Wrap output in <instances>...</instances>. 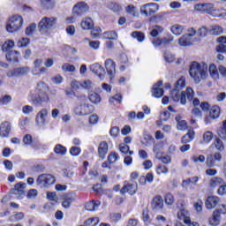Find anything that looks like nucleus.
Instances as JSON below:
<instances>
[{"label":"nucleus","instance_id":"f257e3e1","mask_svg":"<svg viewBox=\"0 0 226 226\" xmlns=\"http://www.w3.org/2000/svg\"><path fill=\"white\" fill-rule=\"evenodd\" d=\"M207 64L202 62H192L189 67V75L195 84H200L207 79Z\"/></svg>","mask_w":226,"mask_h":226},{"label":"nucleus","instance_id":"f03ea898","mask_svg":"<svg viewBox=\"0 0 226 226\" xmlns=\"http://www.w3.org/2000/svg\"><path fill=\"white\" fill-rule=\"evenodd\" d=\"M193 96H195V92H193L192 87H187L186 90L183 92L174 88L170 93L171 100L176 102H180L181 105H186V98L189 102H192Z\"/></svg>","mask_w":226,"mask_h":226},{"label":"nucleus","instance_id":"7ed1b4c3","mask_svg":"<svg viewBox=\"0 0 226 226\" xmlns=\"http://www.w3.org/2000/svg\"><path fill=\"white\" fill-rule=\"evenodd\" d=\"M57 27V18L43 17L38 23V29L41 34H49Z\"/></svg>","mask_w":226,"mask_h":226},{"label":"nucleus","instance_id":"20e7f679","mask_svg":"<svg viewBox=\"0 0 226 226\" xmlns=\"http://www.w3.org/2000/svg\"><path fill=\"white\" fill-rule=\"evenodd\" d=\"M24 26V18L20 15H14L9 19L6 24V31L8 33H17L22 29Z\"/></svg>","mask_w":226,"mask_h":226},{"label":"nucleus","instance_id":"39448f33","mask_svg":"<svg viewBox=\"0 0 226 226\" xmlns=\"http://www.w3.org/2000/svg\"><path fill=\"white\" fill-rule=\"evenodd\" d=\"M159 10L160 5L154 3H148L140 6V13L144 17H151V15H154Z\"/></svg>","mask_w":226,"mask_h":226},{"label":"nucleus","instance_id":"423d86ee","mask_svg":"<svg viewBox=\"0 0 226 226\" xmlns=\"http://www.w3.org/2000/svg\"><path fill=\"white\" fill-rule=\"evenodd\" d=\"M36 183L41 188H47V186H50V185L56 183V177L50 174H41L37 177Z\"/></svg>","mask_w":226,"mask_h":226},{"label":"nucleus","instance_id":"0eeeda50","mask_svg":"<svg viewBox=\"0 0 226 226\" xmlns=\"http://www.w3.org/2000/svg\"><path fill=\"white\" fill-rule=\"evenodd\" d=\"M48 92H42L39 94L38 97L34 94L31 93L29 94V100L33 102L34 105H41L42 103H49L50 102V97H49Z\"/></svg>","mask_w":226,"mask_h":226},{"label":"nucleus","instance_id":"6e6552de","mask_svg":"<svg viewBox=\"0 0 226 226\" xmlns=\"http://www.w3.org/2000/svg\"><path fill=\"white\" fill-rule=\"evenodd\" d=\"M92 112L93 106L87 103L80 104L74 109V114H76V116H89Z\"/></svg>","mask_w":226,"mask_h":226},{"label":"nucleus","instance_id":"1a4fd4ad","mask_svg":"<svg viewBox=\"0 0 226 226\" xmlns=\"http://www.w3.org/2000/svg\"><path fill=\"white\" fill-rule=\"evenodd\" d=\"M194 10L200 13H208V15L213 17L215 8L213 4H198L194 6Z\"/></svg>","mask_w":226,"mask_h":226},{"label":"nucleus","instance_id":"9d476101","mask_svg":"<svg viewBox=\"0 0 226 226\" xmlns=\"http://www.w3.org/2000/svg\"><path fill=\"white\" fill-rule=\"evenodd\" d=\"M89 10V5L86 4V2L77 3L72 8L73 15H77L78 17H81Z\"/></svg>","mask_w":226,"mask_h":226},{"label":"nucleus","instance_id":"9b49d317","mask_svg":"<svg viewBox=\"0 0 226 226\" xmlns=\"http://www.w3.org/2000/svg\"><path fill=\"white\" fill-rule=\"evenodd\" d=\"M49 116V109H41L35 117V123L37 126H45L47 124V117Z\"/></svg>","mask_w":226,"mask_h":226},{"label":"nucleus","instance_id":"f8f14e48","mask_svg":"<svg viewBox=\"0 0 226 226\" xmlns=\"http://www.w3.org/2000/svg\"><path fill=\"white\" fill-rule=\"evenodd\" d=\"M105 68L110 80H112L116 77V62L112 59H107L105 61Z\"/></svg>","mask_w":226,"mask_h":226},{"label":"nucleus","instance_id":"ddd939ff","mask_svg":"<svg viewBox=\"0 0 226 226\" xmlns=\"http://www.w3.org/2000/svg\"><path fill=\"white\" fill-rule=\"evenodd\" d=\"M220 107L219 106H214L210 109L209 116L205 118V123L207 124H211V121L213 119H218L220 117Z\"/></svg>","mask_w":226,"mask_h":226},{"label":"nucleus","instance_id":"4468645a","mask_svg":"<svg viewBox=\"0 0 226 226\" xmlns=\"http://www.w3.org/2000/svg\"><path fill=\"white\" fill-rule=\"evenodd\" d=\"M24 190H26V183H18L15 185L14 188L11 191L12 195H17L18 199H22L25 195Z\"/></svg>","mask_w":226,"mask_h":226},{"label":"nucleus","instance_id":"2eb2a0df","mask_svg":"<svg viewBox=\"0 0 226 226\" xmlns=\"http://www.w3.org/2000/svg\"><path fill=\"white\" fill-rule=\"evenodd\" d=\"M90 70L93 72V73H95V75H97L101 80L105 79V69H103V66H102L100 64H94L90 65Z\"/></svg>","mask_w":226,"mask_h":226},{"label":"nucleus","instance_id":"dca6fc26","mask_svg":"<svg viewBox=\"0 0 226 226\" xmlns=\"http://www.w3.org/2000/svg\"><path fill=\"white\" fill-rule=\"evenodd\" d=\"M29 73L28 67L17 68L7 72V77H22V75H27Z\"/></svg>","mask_w":226,"mask_h":226},{"label":"nucleus","instance_id":"f3484780","mask_svg":"<svg viewBox=\"0 0 226 226\" xmlns=\"http://www.w3.org/2000/svg\"><path fill=\"white\" fill-rule=\"evenodd\" d=\"M220 204L218 196H208L205 201L207 209H215Z\"/></svg>","mask_w":226,"mask_h":226},{"label":"nucleus","instance_id":"a211bd4d","mask_svg":"<svg viewBox=\"0 0 226 226\" xmlns=\"http://www.w3.org/2000/svg\"><path fill=\"white\" fill-rule=\"evenodd\" d=\"M10 132H11V124L5 121L0 124V137H10Z\"/></svg>","mask_w":226,"mask_h":226},{"label":"nucleus","instance_id":"6ab92c4d","mask_svg":"<svg viewBox=\"0 0 226 226\" xmlns=\"http://www.w3.org/2000/svg\"><path fill=\"white\" fill-rule=\"evenodd\" d=\"M132 67V63L128 59V56L126 54H123L120 56V72H126V70H130Z\"/></svg>","mask_w":226,"mask_h":226},{"label":"nucleus","instance_id":"aec40b11","mask_svg":"<svg viewBox=\"0 0 226 226\" xmlns=\"http://www.w3.org/2000/svg\"><path fill=\"white\" fill-rule=\"evenodd\" d=\"M151 205L152 209H154L155 211L163 209V198L160 195L154 197Z\"/></svg>","mask_w":226,"mask_h":226},{"label":"nucleus","instance_id":"412c9836","mask_svg":"<svg viewBox=\"0 0 226 226\" xmlns=\"http://www.w3.org/2000/svg\"><path fill=\"white\" fill-rule=\"evenodd\" d=\"M163 86V81L159 80L156 84L154 85L152 93L154 98H162L163 96V88H160Z\"/></svg>","mask_w":226,"mask_h":226},{"label":"nucleus","instance_id":"4be33fe9","mask_svg":"<svg viewBox=\"0 0 226 226\" xmlns=\"http://www.w3.org/2000/svg\"><path fill=\"white\" fill-rule=\"evenodd\" d=\"M137 184H127L122 188L121 193H129V195H135V193H137Z\"/></svg>","mask_w":226,"mask_h":226},{"label":"nucleus","instance_id":"5701e85b","mask_svg":"<svg viewBox=\"0 0 226 226\" xmlns=\"http://www.w3.org/2000/svg\"><path fill=\"white\" fill-rule=\"evenodd\" d=\"M107 153H109V143H107V141H102L98 147L99 157L102 158V160H104L105 156H107Z\"/></svg>","mask_w":226,"mask_h":226},{"label":"nucleus","instance_id":"b1692460","mask_svg":"<svg viewBox=\"0 0 226 226\" xmlns=\"http://www.w3.org/2000/svg\"><path fill=\"white\" fill-rule=\"evenodd\" d=\"M80 26L83 31H91L94 27V23L91 18H85L82 19Z\"/></svg>","mask_w":226,"mask_h":226},{"label":"nucleus","instance_id":"393cba45","mask_svg":"<svg viewBox=\"0 0 226 226\" xmlns=\"http://www.w3.org/2000/svg\"><path fill=\"white\" fill-rule=\"evenodd\" d=\"M177 218L178 220H183L184 223H190V221L192 220L190 218V212L185 208H182L180 211H178Z\"/></svg>","mask_w":226,"mask_h":226},{"label":"nucleus","instance_id":"a878e982","mask_svg":"<svg viewBox=\"0 0 226 226\" xmlns=\"http://www.w3.org/2000/svg\"><path fill=\"white\" fill-rule=\"evenodd\" d=\"M40 6L42 10H53L56 6V0H40Z\"/></svg>","mask_w":226,"mask_h":226},{"label":"nucleus","instance_id":"bb28decb","mask_svg":"<svg viewBox=\"0 0 226 226\" xmlns=\"http://www.w3.org/2000/svg\"><path fill=\"white\" fill-rule=\"evenodd\" d=\"M41 64H43V60L37 58L34 61V67L32 69L33 75H40V70L41 69Z\"/></svg>","mask_w":226,"mask_h":226},{"label":"nucleus","instance_id":"cd10ccee","mask_svg":"<svg viewBox=\"0 0 226 226\" xmlns=\"http://www.w3.org/2000/svg\"><path fill=\"white\" fill-rule=\"evenodd\" d=\"M19 56H20V53H19V51L11 50L6 54L5 57L11 63H17L19 62Z\"/></svg>","mask_w":226,"mask_h":226},{"label":"nucleus","instance_id":"c85d7f7f","mask_svg":"<svg viewBox=\"0 0 226 226\" xmlns=\"http://www.w3.org/2000/svg\"><path fill=\"white\" fill-rule=\"evenodd\" d=\"M195 139V132L192 129H190L188 132L182 138L183 144H188V142H192Z\"/></svg>","mask_w":226,"mask_h":226},{"label":"nucleus","instance_id":"c756f323","mask_svg":"<svg viewBox=\"0 0 226 226\" xmlns=\"http://www.w3.org/2000/svg\"><path fill=\"white\" fill-rule=\"evenodd\" d=\"M100 201H90L85 204V209L87 211H96L100 207Z\"/></svg>","mask_w":226,"mask_h":226},{"label":"nucleus","instance_id":"7c9ffc66","mask_svg":"<svg viewBox=\"0 0 226 226\" xmlns=\"http://www.w3.org/2000/svg\"><path fill=\"white\" fill-rule=\"evenodd\" d=\"M102 38L104 40H113L116 41L117 40V32L114 30L104 32L102 34Z\"/></svg>","mask_w":226,"mask_h":226},{"label":"nucleus","instance_id":"2f4dec72","mask_svg":"<svg viewBox=\"0 0 226 226\" xmlns=\"http://www.w3.org/2000/svg\"><path fill=\"white\" fill-rule=\"evenodd\" d=\"M54 153L56 154H58L59 156H64V154H66V153H68V149H66V147H64L61 144H57L54 147Z\"/></svg>","mask_w":226,"mask_h":226},{"label":"nucleus","instance_id":"473e14b6","mask_svg":"<svg viewBox=\"0 0 226 226\" xmlns=\"http://www.w3.org/2000/svg\"><path fill=\"white\" fill-rule=\"evenodd\" d=\"M220 220V214L216 211H214L212 216L209 218V224L212 226H218Z\"/></svg>","mask_w":226,"mask_h":226},{"label":"nucleus","instance_id":"72a5a7b5","mask_svg":"<svg viewBox=\"0 0 226 226\" xmlns=\"http://www.w3.org/2000/svg\"><path fill=\"white\" fill-rule=\"evenodd\" d=\"M132 38L137 40L139 43H142L146 40V34L140 31H135L131 34Z\"/></svg>","mask_w":226,"mask_h":226},{"label":"nucleus","instance_id":"f704fd0d","mask_svg":"<svg viewBox=\"0 0 226 226\" xmlns=\"http://www.w3.org/2000/svg\"><path fill=\"white\" fill-rule=\"evenodd\" d=\"M178 44L181 47H189V45H192V38H190L188 35L185 34L181 38L178 39Z\"/></svg>","mask_w":226,"mask_h":226},{"label":"nucleus","instance_id":"c9c22d12","mask_svg":"<svg viewBox=\"0 0 226 226\" xmlns=\"http://www.w3.org/2000/svg\"><path fill=\"white\" fill-rule=\"evenodd\" d=\"M170 31L175 36H181L183 34V31H185V27L181 25H173L170 28Z\"/></svg>","mask_w":226,"mask_h":226},{"label":"nucleus","instance_id":"e433bc0d","mask_svg":"<svg viewBox=\"0 0 226 226\" xmlns=\"http://www.w3.org/2000/svg\"><path fill=\"white\" fill-rule=\"evenodd\" d=\"M209 34H213L214 36H220V34H223V28L218 25L213 26L209 29Z\"/></svg>","mask_w":226,"mask_h":226},{"label":"nucleus","instance_id":"4c0bfd02","mask_svg":"<svg viewBox=\"0 0 226 226\" xmlns=\"http://www.w3.org/2000/svg\"><path fill=\"white\" fill-rule=\"evenodd\" d=\"M223 182V179L215 177L209 181L210 188H218V186Z\"/></svg>","mask_w":226,"mask_h":226},{"label":"nucleus","instance_id":"58836bf2","mask_svg":"<svg viewBox=\"0 0 226 226\" xmlns=\"http://www.w3.org/2000/svg\"><path fill=\"white\" fill-rule=\"evenodd\" d=\"M125 11L126 13H128L129 15H132V17H139V11H137V7H135L132 4L128 5L125 8Z\"/></svg>","mask_w":226,"mask_h":226},{"label":"nucleus","instance_id":"ea45409f","mask_svg":"<svg viewBox=\"0 0 226 226\" xmlns=\"http://www.w3.org/2000/svg\"><path fill=\"white\" fill-rule=\"evenodd\" d=\"M73 197L67 196L63 199L62 201V207H64V209H69L70 206L73 203Z\"/></svg>","mask_w":226,"mask_h":226},{"label":"nucleus","instance_id":"a19ab883","mask_svg":"<svg viewBox=\"0 0 226 226\" xmlns=\"http://www.w3.org/2000/svg\"><path fill=\"white\" fill-rule=\"evenodd\" d=\"M37 91L39 94L41 93H49V85L45 84L43 81H40L37 84Z\"/></svg>","mask_w":226,"mask_h":226},{"label":"nucleus","instance_id":"79ce46f5","mask_svg":"<svg viewBox=\"0 0 226 226\" xmlns=\"http://www.w3.org/2000/svg\"><path fill=\"white\" fill-rule=\"evenodd\" d=\"M13 47H15V41L9 40L2 45V50L3 52H8V50H10V49H13Z\"/></svg>","mask_w":226,"mask_h":226},{"label":"nucleus","instance_id":"37998d69","mask_svg":"<svg viewBox=\"0 0 226 226\" xmlns=\"http://www.w3.org/2000/svg\"><path fill=\"white\" fill-rule=\"evenodd\" d=\"M34 31H36V23H32L26 28L25 34L26 36H33Z\"/></svg>","mask_w":226,"mask_h":226},{"label":"nucleus","instance_id":"c03bdc74","mask_svg":"<svg viewBox=\"0 0 226 226\" xmlns=\"http://www.w3.org/2000/svg\"><path fill=\"white\" fill-rule=\"evenodd\" d=\"M213 17H215L218 19L226 17V9H224V8L216 9L215 8L214 11Z\"/></svg>","mask_w":226,"mask_h":226},{"label":"nucleus","instance_id":"a18cd8bd","mask_svg":"<svg viewBox=\"0 0 226 226\" xmlns=\"http://www.w3.org/2000/svg\"><path fill=\"white\" fill-rule=\"evenodd\" d=\"M88 98L92 103L98 104V103H100V102H102V97L100 96V94H98L96 93H93V94H89Z\"/></svg>","mask_w":226,"mask_h":226},{"label":"nucleus","instance_id":"49530a36","mask_svg":"<svg viewBox=\"0 0 226 226\" xmlns=\"http://www.w3.org/2000/svg\"><path fill=\"white\" fill-rule=\"evenodd\" d=\"M100 223V218L93 217L85 222V226H96Z\"/></svg>","mask_w":226,"mask_h":226},{"label":"nucleus","instance_id":"de8ad7c7","mask_svg":"<svg viewBox=\"0 0 226 226\" xmlns=\"http://www.w3.org/2000/svg\"><path fill=\"white\" fill-rule=\"evenodd\" d=\"M186 86V79H185V77H181L176 83L175 85V89L177 90H181L183 89V87H185Z\"/></svg>","mask_w":226,"mask_h":226},{"label":"nucleus","instance_id":"09e8293b","mask_svg":"<svg viewBox=\"0 0 226 226\" xmlns=\"http://www.w3.org/2000/svg\"><path fill=\"white\" fill-rule=\"evenodd\" d=\"M81 87L87 91H91L94 87L93 82L89 79L81 81Z\"/></svg>","mask_w":226,"mask_h":226},{"label":"nucleus","instance_id":"8fccbe9b","mask_svg":"<svg viewBox=\"0 0 226 226\" xmlns=\"http://www.w3.org/2000/svg\"><path fill=\"white\" fill-rule=\"evenodd\" d=\"M163 149V145L158 143L154 146V153L155 154L156 158H160L162 155V150Z\"/></svg>","mask_w":226,"mask_h":226},{"label":"nucleus","instance_id":"3c124183","mask_svg":"<svg viewBox=\"0 0 226 226\" xmlns=\"http://www.w3.org/2000/svg\"><path fill=\"white\" fill-rule=\"evenodd\" d=\"M31 43V40L27 37H23L18 41V47H27Z\"/></svg>","mask_w":226,"mask_h":226},{"label":"nucleus","instance_id":"603ef678","mask_svg":"<svg viewBox=\"0 0 226 226\" xmlns=\"http://www.w3.org/2000/svg\"><path fill=\"white\" fill-rule=\"evenodd\" d=\"M209 73L213 79H218V69L215 64H211L209 66Z\"/></svg>","mask_w":226,"mask_h":226},{"label":"nucleus","instance_id":"864d4df0","mask_svg":"<svg viewBox=\"0 0 226 226\" xmlns=\"http://www.w3.org/2000/svg\"><path fill=\"white\" fill-rule=\"evenodd\" d=\"M119 160V154H116V152H111L108 155V162L109 163H116Z\"/></svg>","mask_w":226,"mask_h":226},{"label":"nucleus","instance_id":"5fc2aeb1","mask_svg":"<svg viewBox=\"0 0 226 226\" xmlns=\"http://www.w3.org/2000/svg\"><path fill=\"white\" fill-rule=\"evenodd\" d=\"M82 150L79 147H72L69 150L71 156H80Z\"/></svg>","mask_w":226,"mask_h":226},{"label":"nucleus","instance_id":"6e6d98bb","mask_svg":"<svg viewBox=\"0 0 226 226\" xmlns=\"http://www.w3.org/2000/svg\"><path fill=\"white\" fill-rule=\"evenodd\" d=\"M214 145L215 146V148L217 151H223L225 149V147L223 146V141L220 139L219 138L215 139L214 141Z\"/></svg>","mask_w":226,"mask_h":226},{"label":"nucleus","instance_id":"4d7b16f0","mask_svg":"<svg viewBox=\"0 0 226 226\" xmlns=\"http://www.w3.org/2000/svg\"><path fill=\"white\" fill-rule=\"evenodd\" d=\"M218 135L223 140H226V120L222 122V127L218 132Z\"/></svg>","mask_w":226,"mask_h":226},{"label":"nucleus","instance_id":"13d9d810","mask_svg":"<svg viewBox=\"0 0 226 226\" xmlns=\"http://www.w3.org/2000/svg\"><path fill=\"white\" fill-rule=\"evenodd\" d=\"M164 200H165V203L167 204V206H172V204H174V202H176V200L174 199V195H172L170 193H168L165 195Z\"/></svg>","mask_w":226,"mask_h":226},{"label":"nucleus","instance_id":"bf43d9fd","mask_svg":"<svg viewBox=\"0 0 226 226\" xmlns=\"http://www.w3.org/2000/svg\"><path fill=\"white\" fill-rule=\"evenodd\" d=\"M203 140L206 144H209V142H211V140H213V132H206L203 134Z\"/></svg>","mask_w":226,"mask_h":226},{"label":"nucleus","instance_id":"052dcab7","mask_svg":"<svg viewBox=\"0 0 226 226\" xmlns=\"http://www.w3.org/2000/svg\"><path fill=\"white\" fill-rule=\"evenodd\" d=\"M177 130L185 132V130H188V124H186V121L180 120L177 122Z\"/></svg>","mask_w":226,"mask_h":226},{"label":"nucleus","instance_id":"680f3d73","mask_svg":"<svg viewBox=\"0 0 226 226\" xmlns=\"http://www.w3.org/2000/svg\"><path fill=\"white\" fill-rule=\"evenodd\" d=\"M62 70L63 72H70L71 73H72L73 72H75V65H72L70 64H64L62 65Z\"/></svg>","mask_w":226,"mask_h":226},{"label":"nucleus","instance_id":"e2e57ef3","mask_svg":"<svg viewBox=\"0 0 226 226\" xmlns=\"http://www.w3.org/2000/svg\"><path fill=\"white\" fill-rule=\"evenodd\" d=\"M190 183H192L194 185H197V183H199V177H192L183 181V185H190Z\"/></svg>","mask_w":226,"mask_h":226},{"label":"nucleus","instance_id":"0e129e2a","mask_svg":"<svg viewBox=\"0 0 226 226\" xmlns=\"http://www.w3.org/2000/svg\"><path fill=\"white\" fill-rule=\"evenodd\" d=\"M207 33H209V30H207V27H206V26H201V27L198 30V34H199V36H200L201 38H204V37L207 36Z\"/></svg>","mask_w":226,"mask_h":226},{"label":"nucleus","instance_id":"69168bd1","mask_svg":"<svg viewBox=\"0 0 226 226\" xmlns=\"http://www.w3.org/2000/svg\"><path fill=\"white\" fill-rule=\"evenodd\" d=\"M88 45L90 49H93L94 50H98V49H100L101 42L100 41H90Z\"/></svg>","mask_w":226,"mask_h":226},{"label":"nucleus","instance_id":"338daca9","mask_svg":"<svg viewBox=\"0 0 226 226\" xmlns=\"http://www.w3.org/2000/svg\"><path fill=\"white\" fill-rule=\"evenodd\" d=\"M63 80L64 79H63V76L61 75H56L51 78V81L53 82V84H56V85L63 84Z\"/></svg>","mask_w":226,"mask_h":226},{"label":"nucleus","instance_id":"774afa93","mask_svg":"<svg viewBox=\"0 0 226 226\" xmlns=\"http://www.w3.org/2000/svg\"><path fill=\"white\" fill-rule=\"evenodd\" d=\"M109 219H110V222H119V220H121V214L119 213L111 214L109 215Z\"/></svg>","mask_w":226,"mask_h":226}]
</instances>
